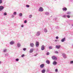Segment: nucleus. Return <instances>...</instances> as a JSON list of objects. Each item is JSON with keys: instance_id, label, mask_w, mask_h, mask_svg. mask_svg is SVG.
Masks as SVG:
<instances>
[{"instance_id": "obj_1", "label": "nucleus", "mask_w": 73, "mask_h": 73, "mask_svg": "<svg viewBox=\"0 0 73 73\" xmlns=\"http://www.w3.org/2000/svg\"><path fill=\"white\" fill-rule=\"evenodd\" d=\"M39 12H42L44 11V9L42 7H40L38 9Z\"/></svg>"}, {"instance_id": "obj_2", "label": "nucleus", "mask_w": 73, "mask_h": 73, "mask_svg": "<svg viewBox=\"0 0 73 73\" xmlns=\"http://www.w3.org/2000/svg\"><path fill=\"white\" fill-rule=\"evenodd\" d=\"M45 49V46L44 45H42L41 46V50H44Z\"/></svg>"}, {"instance_id": "obj_3", "label": "nucleus", "mask_w": 73, "mask_h": 73, "mask_svg": "<svg viewBox=\"0 0 73 73\" xmlns=\"http://www.w3.org/2000/svg\"><path fill=\"white\" fill-rule=\"evenodd\" d=\"M52 60H57V58L54 56H52Z\"/></svg>"}, {"instance_id": "obj_4", "label": "nucleus", "mask_w": 73, "mask_h": 73, "mask_svg": "<svg viewBox=\"0 0 73 73\" xmlns=\"http://www.w3.org/2000/svg\"><path fill=\"white\" fill-rule=\"evenodd\" d=\"M36 47H38V46H39V42H36Z\"/></svg>"}, {"instance_id": "obj_5", "label": "nucleus", "mask_w": 73, "mask_h": 73, "mask_svg": "<svg viewBox=\"0 0 73 73\" xmlns=\"http://www.w3.org/2000/svg\"><path fill=\"white\" fill-rule=\"evenodd\" d=\"M62 56L64 58H66V54H65L64 53H63L62 54Z\"/></svg>"}, {"instance_id": "obj_6", "label": "nucleus", "mask_w": 73, "mask_h": 73, "mask_svg": "<svg viewBox=\"0 0 73 73\" xmlns=\"http://www.w3.org/2000/svg\"><path fill=\"white\" fill-rule=\"evenodd\" d=\"M40 35V31L37 32L36 34V36H39Z\"/></svg>"}, {"instance_id": "obj_7", "label": "nucleus", "mask_w": 73, "mask_h": 73, "mask_svg": "<svg viewBox=\"0 0 73 73\" xmlns=\"http://www.w3.org/2000/svg\"><path fill=\"white\" fill-rule=\"evenodd\" d=\"M61 47V46L59 45H56V48L57 49H60V48Z\"/></svg>"}, {"instance_id": "obj_8", "label": "nucleus", "mask_w": 73, "mask_h": 73, "mask_svg": "<svg viewBox=\"0 0 73 73\" xmlns=\"http://www.w3.org/2000/svg\"><path fill=\"white\" fill-rule=\"evenodd\" d=\"M4 9V7L2 6H0V11H2Z\"/></svg>"}, {"instance_id": "obj_9", "label": "nucleus", "mask_w": 73, "mask_h": 73, "mask_svg": "<svg viewBox=\"0 0 73 73\" xmlns=\"http://www.w3.org/2000/svg\"><path fill=\"white\" fill-rule=\"evenodd\" d=\"M40 68H43L44 67V64H42L40 66Z\"/></svg>"}, {"instance_id": "obj_10", "label": "nucleus", "mask_w": 73, "mask_h": 73, "mask_svg": "<svg viewBox=\"0 0 73 73\" xmlns=\"http://www.w3.org/2000/svg\"><path fill=\"white\" fill-rule=\"evenodd\" d=\"M65 41V38H64L61 40V41L62 42H64Z\"/></svg>"}, {"instance_id": "obj_11", "label": "nucleus", "mask_w": 73, "mask_h": 73, "mask_svg": "<svg viewBox=\"0 0 73 73\" xmlns=\"http://www.w3.org/2000/svg\"><path fill=\"white\" fill-rule=\"evenodd\" d=\"M34 49H33V48H31V49H30V51H29L30 53H32V52H33V51Z\"/></svg>"}, {"instance_id": "obj_12", "label": "nucleus", "mask_w": 73, "mask_h": 73, "mask_svg": "<svg viewBox=\"0 0 73 73\" xmlns=\"http://www.w3.org/2000/svg\"><path fill=\"white\" fill-rule=\"evenodd\" d=\"M30 45L31 47H33L34 46V44L33 43H31L30 44Z\"/></svg>"}, {"instance_id": "obj_13", "label": "nucleus", "mask_w": 73, "mask_h": 73, "mask_svg": "<svg viewBox=\"0 0 73 73\" xmlns=\"http://www.w3.org/2000/svg\"><path fill=\"white\" fill-rule=\"evenodd\" d=\"M57 64V62H56V61H54L53 63V65H56Z\"/></svg>"}, {"instance_id": "obj_14", "label": "nucleus", "mask_w": 73, "mask_h": 73, "mask_svg": "<svg viewBox=\"0 0 73 73\" xmlns=\"http://www.w3.org/2000/svg\"><path fill=\"white\" fill-rule=\"evenodd\" d=\"M14 42H15L14 41H12L10 42V44H11V45H13V44H14Z\"/></svg>"}, {"instance_id": "obj_15", "label": "nucleus", "mask_w": 73, "mask_h": 73, "mask_svg": "<svg viewBox=\"0 0 73 73\" xmlns=\"http://www.w3.org/2000/svg\"><path fill=\"white\" fill-rule=\"evenodd\" d=\"M46 71V70H42V73H45V71Z\"/></svg>"}, {"instance_id": "obj_16", "label": "nucleus", "mask_w": 73, "mask_h": 73, "mask_svg": "<svg viewBox=\"0 0 73 73\" xmlns=\"http://www.w3.org/2000/svg\"><path fill=\"white\" fill-rule=\"evenodd\" d=\"M45 15H48L49 14V13L48 12H45Z\"/></svg>"}, {"instance_id": "obj_17", "label": "nucleus", "mask_w": 73, "mask_h": 73, "mask_svg": "<svg viewBox=\"0 0 73 73\" xmlns=\"http://www.w3.org/2000/svg\"><path fill=\"white\" fill-rule=\"evenodd\" d=\"M62 10L63 11H67V9L66 8H62Z\"/></svg>"}, {"instance_id": "obj_18", "label": "nucleus", "mask_w": 73, "mask_h": 73, "mask_svg": "<svg viewBox=\"0 0 73 73\" xmlns=\"http://www.w3.org/2000/svg\"><path fill=\"white\" fill-rule=\"evenodd\" d=\"M46 62L47 63V64H49L50 62H49V61L48 60H47L46 61Z\"/></svg>"}, {"instance_id": "obj_19", "label": "nucleus", "mask_w": 73, "mask_h": 73, "mask_svg": "<svg viewBox=\"0 0 73 73\" xmlns=\"http://www.w3.org/2000/svg\"><path fill=\"white\" fill-rule=\"evenodd\" d=\"M44 32H45L46 33V32H48V30L46 28H45V29H44Z\"/></svg>"}, {"instance_id": "obj_20", "label": "nucleus", "mask_w": 73, "mask_h": 73, "mask_svg": "<svg viewBox=\"0 0 73 73\" xmlns=\"http://www.w3.org/2000/svg\"><path fill=\"white\" fill-rule=\"evenodd\" d=\"M17 46L18 47H20V46H21V44L19 43H17Z\"/></svg>"}, {"instance_id": "obj_21", "label": "nucleus", "mask_w": 73, "mask_h": 73, "mask_svg": "<svg viewBox=\"0 0 73 73\" xmlns=\"http://www.w3.org/2000/svg\"><path fill=\"white\" fill-rule=\"evenodd\" d=\"M49 49H52L53 48V47L52 46H50L49 47Z\"/></svg>"}, {"instance_id": "obj_22", "label": "nucleus", "mask_w": 73, "mask_h": 73, "mask_svg": "<svg viewBox=\"0 0 73 73\" xmlns=\"http://www.w3.org/2000/svg\"><path fill=\"white\" fill-rule=\"evenodd\" d=\"M22 15H23V14H22V13H20L19 15V16L20 17H21V16H22Z\"/></svg>"}, {"instance_id": "obj_23", "label": "nucleus", "mask_w": 73, "mask_h": 73, "mask_svg": "<svg viewBox=\"0 0 73 73\" xmlns=\"http://www.w3.org/2000/svg\"><path fill=\"white\" fill-rule=\"evenodd\" d=\"M17 14V13L16 12H14L13 13V15H15V16H16V15Z\"/></svg>"}, {"instance_id": "obj_24", "label": "nucleus", "mask_w": 73, "mask_h": 73, "mask_svg": "<svg viewBox=\"0 0 73 73\" xmlns=\"http://www.w3.org/2000/svg\"><path fill=\"white\" fill-rule=\"evenodd\" d=\"M32 15H30L29 16V18H32Z\"/></svg>"}, {"instance_id": "obj_25", "label": "nucleus", "mask_w": 73, "mask_h": 73, "mask_svg": "<svg viewBox=\"0 0 73 73\" xmlns=\"http://www.w3.org/2000/svg\"><path fill=\"white\" fill-rule=\"evenodd\" d=\"M7 51V49H5L3 50V52H6Z\"/></svg>"}, {"instance_id": "obj_26", "label": "nucleus", "mask_w": 73, "mask_h": 73, "mask_svg": "<svg viewBox=\"0 0 73 73\" xmlns=\"http://www.w3.org/2000/svg\"><path fill=\"white\" fill-rule=\"evenodd\" d=\"M3 3V1L2 0H0V4H2Z\"/></svg>"}, {"instance_id": "obj_27", "label": "nucleus", "mask_w": 73, "mask_h": 73, "mask_svg": "<svg viewBox=\"0 0 73 73\" xmlns=\"http://www.w3.org/2000/svg\"><path fill=\"white\" fill-rule=\"evenodd\" d=\"M29 7H30L29 5H26V7L27 8H29Z\"/></svg>"}, {"instance_id": "obj_28", "label": "nucleus", "mask_w": 73, "mask_h": 73, "mask_svg": "<svg viewBox=\"0 0 73 73\" xmlns=\"http://www.w3.org/2000/svg\"><path fill=\"white\" fill-rule=\"evenodd\" d=\"M15 60L16 61H19V59L18 58H17Z\"/></svg>"}, {"instance_id": "obj_29", "label": "nucleus", "mask_w": 73, "mask_h": 73, "mask_svg": "<svg viewBox=\"0 0 73 73\" xmlns=\"http://www.w3.org/2000/svg\"><path fill=\"white\" fill-rule=\"evenodd\" d=\"M7 14V13H4V15H5V16H6Z\"/></svg>"}, {"instance_id": "obj_30", "label": "nucleus", "mask_w": 73, "mask_h": 73, "mask_svg": "<svg viewBox=\"0 0 73 73\" xmlns=\"http://www.w3.org/2000/svg\"><path fill=\"white\" fill-rule=\"evenodd\" d=\"M70 12H68L67 13V14H68V15L69 14H70Z\"/></svg>"}, {"instance_id": "obj_31", "label": "nucleus", "mask_w": 73, "mask_h": 73, "mask_svg": "<svg viewBox=\"0 0 73 73\" xmlns=\"http://www.w3.org/2000/svg\"><path fill=\"white\" fill-rule=\"evenodd\" d=\"M70 64H73V61H71Z\"/></svg>"}, {"instance_id": "obj_32", "label": "nucleus", "mask_w": 73, "mask_h": 73, "mask_svg": "<svg viewBox=\"0 0 73 73\" xmlns=\"http://www.w3.org/2000/svg\"><path fill=\"white\" fill-rule=\"evenodd\" d=\"M54 53H57V54L58 53V51H55V52H54Z\"/></svg>"}, {"instance_id": "obj_33", "label": "nucleus", "mask_w": 73, "mask_h": 73, "mask_svg": "<svg viewBox=\"0 0 73 73\" xmlns=\"http://www.w3.org/2000/svg\"><path fill=\"white\" fill-rule=\"evenodd\" d=\"M23 50H26V48H23Z\"/></svg>"}, {"instance_id": "obj_34", "label": "nucleus", "mask_w": 73, "mask_h": 73, "mask_svg": "<svg viewBox=\"0 0 73 73\" xmlns=\"http://www.w3.org/2000/svg\"><path fill=\"white\" fill-rule=\"evenodd\" d=\"M47 55H49V52H48L46 53Z\"/></svg>"}, {"instance_id": "obj_35", "label": "nucleus", "mask_w": 73, "mask_h": 73, "mask_svg": "<svg viewBox=\"0 0 73 73\" xmlns=\"http://www.w3.org/2000/svg\"><path fill=\"white\" fill-rule=\"evenodd\" d=\"M67 17L68 18H70V16L69 15H67Z\"/></svg>"}, {"instance_id": "obj_36", "label": "nucleus", "mask_w": 73, "mask_h": 73, "mask_svg": "<svg viewBox=\"0 0 73 73\" xmlns=\"http://www.w3.org/2000/svg\"><path fill=\"white\" fill-rule=\"evenodd\" d=\"M55 71L56 72H58V70H57V69H56L55 70Z\"/></svg>"}, {"instance_id": "obj_37", "label": "nucleus", "mask_w": 73, "mask_h": 73, "mask_svg": "<svg viewBox=\"0 0 73 73\" xmlns=\"http://www.w3.org/2000/svg\"><path fill=\"white\" fill-rule=\"evenodd\" d=\"M66 17V15H64L63 16V17Z\"/></svg>"}, {"instance_id": "obj_38", "label": "nucleus", "mask_w": 73, "mask_h": 73, "mask_svg": "<svg viewBox=\"0 0 73 73\" xmlns=\"http://www.w3.org/2000/svg\"><path fill=\"white\" fill-rule=\"evenodd\" d=\"M27 22V21L25 20L24 21V23H26Z\"/></svg>"}, {"instance_id": "obj_39", "label": "nucleus", "mask_w": 73, "mask_h": 73, "mask_svg": "<svg viewBox=\"0 0 73 73\" xmlns=\"http://www.w3.org/2000/svg\"><path fill=\"white\" fill-rule=\"evenodd\" d=\"M24 56V54H23L21 56L22 57H23Z\"/></svg>"}, {"instance_id": "obj_40", "label": "nucleus", "mask_w": 73, "mask_h": 73, "mask_svg": "<svg viewBox=\"0 0 73 73\" xmlns=\"http://www.w3.org/2000/svg\"><path fill=\"white\" fill-rule=\"evenodd\" d=\"M56 39H58V36H56Z\"/></svg>"}, {"instance_id": "obj_41", "label": "nucleus", "mask_w": 73, "mask_h": 73, "mask_svg": "<svg viewBox=\"0 0 73 73\" xmlns=\"http://www.w3.org/2000/svg\"><path fill=\"white\" fill-rule=\"evenodd\" d=\"M11 17H15V16H14L13 15L11 16Z\"/></svg>"}, {"instance_id": "obj_42", "label": "nucleus", "mask_w": 73, "mask_h": 73, "mask_svg": "<svg viewBox=\"0 0 73 73\" xmlns=\"http://www.w3.org/2000/svg\"><path fill=\"white\" fill-rule=\"evenodd\" d=\"M55 41L56 42H57V40H55Z\"/></svg>"}, {"instance_id": "obj_43", "label": "nucleus", "mask_w": 73, "mask_h": 73, "mask_svg": "<svg viewBox=\"0 0 73 73\" xmlns=\"http://www.w3.org/2000/svg\"><path fill=\"white\" fill-rule=\"evenodd\" d=\"M37 54H36L35 55V56H37Z\"/></svg>"}, {"instance_id": "obj_44", "label": "nucleus", "mask_w": 73, "mask_h": 73, "mask_svg": "<svg viewBox=\"0 0 73 73\" xmlns=\"http://www.w3.org/2000/svg\"><path fill=\"white\" fill-rule=\"evenodd\" d=\"M8 54H5V56H8Z\"/></svg>"}, {"instance_id": "obj_45", "label": "nucleus", "mask_w": 73, "mask_h": 73, "mask_svg": "<svg viewBox=\"0 0 73 73\" xmlns=\"http://www.w3.org/2000/svg\"><path fill=\"white\" fill-rule=\"evenodd\" d=\"M21 27H24V26L23 25H22L21 26Z\"/></svg>"}, {"instance_id": "obj_46", "label": "nucleus", "mask_w": 73, "mask_h": 73, "mask_svg": "<svg viewBox=\"0 0 73 73\" xmlns=\"http://www.w3.org/2000/svg\"><path fill=\"white\" fill-rule=\"evenodd\" d=\"M1 61H0V64H1Z\"/></svg>"}, {"instance_id": "obj_47", "label": "nucleus", "mask_w": 73, "mask_h": 73, "mask_svg": "<svg viewBox=\"0 0 73 73\" xmlns=\"http://www.w3.org/2000/svg\"><path fill=\"white\" fill-rule=\"evenodd\" d=\"M72 25V26H73V25Z\"/></svg>"}, {"instance_id": "obj_48", "label": "nucleus", "mask_w": 73, "mask_h": 73, "mask_svg": "<svg viewBox=\"0 0 73 73\" xmlns=\"http://www.w3.org/2000/svg\"><path fill=\"white\" fill-rule=\"evenodd\" d=\"M55 0V1H56V0Z\"/></svg>"}]
</instances>
